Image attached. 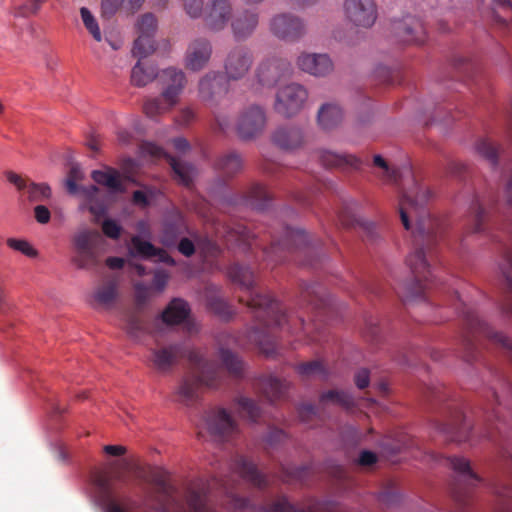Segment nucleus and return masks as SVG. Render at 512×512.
I'll use <instances>...</instances> for the list:
<instances>
[{"label":"nucleus","mask_w":512,"mask_h":512,"mask_svg":"<svg viewBox=\"0 0 512 512\" xmlns=\"http://www.w3.org/2000/svg\"><path fill=\"white\" fill-rule=\"evenodd\" d=\"M432 198L428 187L412 180V186L403 189L399 201V212L406 230L412 229L413 251L406 263L413 280L404 286L407 299H425L427 291L434 285L430 271L431 261L447 228L444 219L432 215L426 205Z\"/></svg>","instance_id":"obj_1"},{"label":"nucleus","mask_w":512,"mask_h":512,"mask_svg":"<svg viewBox=\"0 0 512 512\" xmlns=\"http://www.w3.org/2000/svg\"><path fill=\"white\" fill-rule=\"evenodd\" d=\"M223 367L214 361H207L196 349H188L181 343L154 348L148 358L150 366L160 373H168L182 358H187L193 374L183 377L174 392V401L192 406L199 400L202 386L216 387L225 368L233 377H240L243 362L230 350L219 351Z\"/></svg>","instance_id":"obj_2"},{"label":"nucleus","mask_w":512,"mask_h":512,"mask_svg":"<svg viewBox=\"0 0 512 512\" xmlns=\"http://www.w3.org/2000/svg\"><path fill=\"white\" fill-rule=\"evenodd\" d=\"M228 275L243 292L239 296V302L247 305L258 322L251 331L250 339L257 343L264 354L272 356L277 348L273 330L287 326V331L293 333L291 317L284 312L278 301L255 289L254 273L249 267L233 264L229 267Z\"/></svg>","instance_id":"obj_3"},{"label":"nucleus","mask_w":512,"mask_h":512,"mask_svg":"<svg viewBox=\"0 0 512 512\" xmlns=\"http://www.w3.org/2000/svg\"><path fill=\"white\" fill-rule=\"evenodd\" d=\"M269 233L272 238L271 246L264 249L268 260L275 263L293 260L301 265H315L313 257L317 254L318 247L304 230L285 225L281 227L280 235H276L274 230Z\"/></svg>","instance_id":"obj_4"},{"label":"nucleus","mask_w":512,"mask_h":512,"mask_svg":"<svg viewBox=\"0 0 512 512\" xmlns=\"http://www.w3.org/2000/svg\"><path fill=\"white\" fill-rule=\"evenodd\" d=\"M452 305L461 315L465 333L462 336L463 359L472 362L477 357L476 339L481 335L493 343L506 349L512 360V339L505 334L495 331L486 322L482 321L471 306H468L460 297L457 291L453 292Z\"/></svg>","instance_id":"obj_5"},{"label":"nucleus","mask_w":512,"mask_h":512,"mask_svg":"<svg viewBox=\"0 0 512 512\" xmlns=\"http://www.w3.org/2000/svg\"><path fill=\"white\" fill-rule=\"evenodd\" d=\"M451 469L456 473L455 484L452 488V498L457 512H469L473 503V491L483 479L473 470L470 461L462 456L447 458Z\"/></svg>","instance_id":"obj_6"},{"label":"nucleus","mask_w":512,"mask_h":512,"mask_svg":"<svg viewBox=\"0 0 512 512\" xmlns=\"http://www.w3.org/2000/svg\"><path fill=\"white\" fill-rule=\"evenodd\" d=\"M293 74L291 62L278 54L263 58L257 65L254 78L258 85L266 88L275 87L281 80Z\"/></svg>","instance_id":"obj_7"},{"label":"nucleus","mask_w":512,"mask_h":512,"mask_svg":"<svg viewBox=\"0 0 512 512\" xmlns=\"http://www.w3.org/2000/svg\"><path fill=\"white\" fill-rule=\"evenodd\" d=\"M102 240L97 230L86 229L78 232L73 238L75 256L72 262L79 269H91L99 264L98 246Z\"/></svg>","instance_id":"obj_8"},{"label":"nucleus","mask_w":512,"mask_h":512,"mask_svg":"<svg viewBox=\"0 0 512 512\" xmlns=\"http://www.w3.org/2000/svg\"><path fill=\"white\" fill-rule=\"evenodd\" d=\"M307 99L308 90L302 84L292 82L277 90L273 109L277 114L290 118L304 108Z\"/></svg>","instance_id":"obj_9"},{"label":"nucleus","mask_w":512,"mask_h":512,"mask_svg":"<svg viewBox=\"0 0 512 512\" xmlns=\"http://www.w3.org/2000/svg\"><path fill=\"white\" fill-rule=\"evenodd\" d=\"M496 202L493 197L477 196L470 207V220L467 232L470 234L488 233L498 224Z\"/></svg>","instance_id":"obj_10"},{"label":"nucleus","mask_w":512,"mask_h":512,"mask_svg":"<svg viewBox=\"0 0 512 512\" xmlns=\"http://www.w3.org/2000/svg\"><path fill=\"white\" fill-rule=\"evenodd\" d=\"M229 89L230 80L220 71H209L198 82L199 98L209 107H216Z\"/></svg>","instance_id":"obj_11"},{"label":"nucleus","mask_w":512,"mask_h":512,"mask_svg":"<svg viewBox=\"0 0 512 512\" xmlns=\"http://www.w3.org/2000/svg\"><path fill=\"white\" fill-rule=\"evenodd\" d=\"M343 14L354 27L369 29L377 21L378 5L375 0H344Z\"/></svg>","instance_id":"obj_12"},{"label":"nucleus","mask_w":512,"mask_h":512,"mask_svg":"<svg viewBox=\"0 0 512 512\" xmlns=\"http://www.w3.org/2000/svg\"><path fill=\"white\" fill-rule=\"evenodd\" d=\"M266 113L259 105H249L238 115L235 129L238 137L248 141L258 137L266 126Z\"/></svg>","instance_id":"obj_13"},{"label":"nucleus","mask_w":512,"mask_h":512,"mask_svg":"<svg viewBox=\"0 0 512 512\" xmlns=\"http://www.w3.org/2000/svg\"><path fill=\"white\" fill-rule=\"evenodd\" d=\"M270 32L278 39L296 42L306 34L304 21L290 13L274 15L269 22Z\"/></svg>","instance_id":"obj_14"},{"label":"nucleus","mask_w":512,"mask_h":512,"mask_svg":"<svg viewBox=\"0 0 512 512\" xmlns=\"http://www.w3.org/2000/svg\"><path fill=\"white\" fill-rule=\"evenodd\" d=\"M254 63L253 52L246 46H235L224 59V75L230 81H239L246 77Z\"/></svg>","instance_id":"obj_15"},{"label":"nucleus","mask_w":512,"mask_h":512,"mask_svg":"<svg viewBox=\"0 0 512 512\" xmlns=\"http://www.w3.org/2000/svg\"><path fill=\"white\" fill-rule=\"evenodd\" d=\"M233 12L232 0H208L201 18L207 30L219 33L230 24Z\"/></svg>","instance_id":"obj_16"},{"label":"nucleus","mask_w":512,"mask_h":512,"mask_svg":"<svg viewBox=\"0 0 512 512\" xmlns=\"http://www.w3.org/2000/svg\"><path fill=\"white\" fill-rule=\"evenodd\" d=\"M138 37L134 41L132 54L139 59L152 54L155 49L154 36L157 30V19L152 13L143 14L136 24Z\"/></svg>","instance_id":"obj_17"},{"label":"nucleus","mask_w":512,"mask_h":512,"mask_svg":"<svg viewBox=\"0 0 512 512\" xmlns=\"http://www.w3.org/2000/svg\"><path fill=\"white\" fill-rule=\"evenodd\" d=\"M212 52V44L206 37L200 36L192 39L185 52V67L192 72L201 71L208 65Z\"/></svg>","instance_id":"obj_18"},{"label":"nucleus","mask_w":512,"mask_h":512,"mask_svg":"<svg viewBox=\"0 0 512 512\" xmlns=\"http://www.w3.org/2000/svg\"><path fill=\"white\" fill-rule=\"evenodd\" d=\"M391 30L399 42L404 44H422L426 39V31L423 23L414 16H406L400 20H394Z\"/></svg>","instance_id":"obj_19"},{"label":"nucleus","mask_w":512,"mask_h":512,"mask_svg":"<svg viewBox=\"0 0 512 512\" xmlns=\"http://www.w3.org/2000/svg\"><path fill=\"white\" fill-rule=\"evenodd\" d=\"M263 512H345L344 509L332 501L310 500L305 506L291 504L285 497L262 507Z\"/></svg>","instance_id":"obj_20"},{"label":"nucleus","mask_w":512,"mask_h":512,"mask_svg":"<svg viewBox=\"0 0 512 512\" xmlns=\"http://www.w3.org/2000/svg\"><path fill=\"white\" fill-rule=\"evenodd\" d=\"M208 431L221 439L234 436L238 432L237 423L224 408H214L206 413Z\"/></svg>","instance_id":"obj_21"},{"label":"nucleus","mask_w":512,"mask_h":512,"mask_svg":"<svg viewBox=\"0 0 512 512\" xmlns=\"http://www.w3.org/2000/svg\"><path fill=\"white\" fill-rule=\"evenodd\" d=\"M259 19V12L253 8H244L232 16L230 27L235 40L245 41L250 38L259 25Z\"/></svg>","instance_id":"obj_22"},{"label":"nucleus","mask_w":512,"mask_h":512,"mask_svg":"<svg viewBox=\"0 0 512 512\" xmlns=\"http://www.w3.org/2000/svg\"><path fill=\"white\" fill-rule=\"evenodd\" d=\"M296 64L301 71L315 77H325L334 69L329 55L322 53L303 52L297 57Z\"/></svg>","instance_id":"obj_23"},{"label":"nucleus","mask_w":512,"mask_h":512,"mask_svg":"<svg viewBox=\"0 0 512 512\" xmlns=\"http://www.w3.org/2000/svg\"><path fill=\"white\" fill-rule=\"evenodd\" d=\"M161 80L165 84L162 97L170 106H175L187 83L186 75L181 69L169 67L162 71Z\"/></svg>","instance_id":"obj_24"},{"label":"nucleus","mask_w":512,"mask_h":512,"mask_svg":"<svg viewBox=\"0 0 512 512\" xmlns=\"http://www.w3.org/2000/svg\"><path fill=\"white\" fill-rule=\"evenodd\" d=\"M271 141L282 150L292 151L303 146L305 135L303 129L297 125H282L273 131Z\"/></svg>","instance_id":"obj_25"},{"label":"nucleus","mask_w":512,"mask_h":512,"mask_svg":"<svg viewBox=\"0 0 512 512\" xmlns=\"http://www.w3.org/2000/svg\"><path fill=\"white\" fill-rule=\"evenodd\" d=\"M230 467L242 479L254 487L264 489L268 486V479L266 475L261 473L257 466L245 456L236 455L232 459Z\"/></svg>","instance_id":"obj_26"},{"label":"nucleus","mask_w":512,"mask_h":512,"mask_svg":"<svg viewBox=\"0 0 512 512\" xmlns=\"http://www.w3.org/2000/svg\"><path fill=\"white\" fill-rule=\"evenodd\" d=\"M243 167L244 160L235 150L221 153L214 162V169L224 180L235 177L243 170Z\"/></svg>","instance_id":"obj_27"},{"label":"nucleus","mask_w":512,"mask_h":512,"mask_svg":"<svg viewBox=\"0 0 512 512\" xmlns=\"http://www.w3.org/2000/svg\"><path fill=\"white\" fill-rule=\"evenodd\" d=\"M6 177L18 190L26 189L31 202H43L52 195L51 188L47 184H36L33 182L27 184L26 179L12 171L7 172Z\"/></svg>","instance_id":"obj_28"},{"label":"nucleus","mask_w":512,"mask_h":512,"mask_svg":"<svg viewBox=\"0 0 512 512\" xmlns=\"http://www.w3.org/2000/svg\"><path fill=\"white\" fill-rule=\"evenodd\" d=\"M438 428L451 441L464 442L469 440L470 426L466 421L465 415L460 410L455 412L449 422L440 424Z\"/></svg>","instance_id":"obj_29"},{"label":"nucleus","mask_w":512,"mask_h":512,"mask_svg":"<svg viewBox=\"0 0 512 512\" xmlns=\"http://www.w3.org/2000/svg\"><path fill=\"white\" fill-rule=\"evenodd\" d=\"M344 119V111L336 102L322 104L317 112V123L325 131L336 129Z\"/></svg>","instance_id":"obj_30"},{"label":"nucleus","mask_w":512,"mask_h":512,"mask_svg":"<svg viewBox=\"0 0 512 512\" xmlns=\"http://www.w3.org/2000/svg\"><path fill=\"white\" fill-rule=\"evenodd\" d=\"M257 387L262 392V394L271 403H273L285 397L289 389V382L285 379H279L269 375L261 377L258 380Z\"/></svg>","instance_id":"obj_31"},{"label":"nucleus","mask_w":512,"mask_h":512,"mask_svg":"<svg viewBox=\"0 0 512 512\" xmlns=\"http://www.w3.org/2000/svg\"><path fill=\"white\" fill-rule=\"evenodd\" d=\"M319 159L326 167L360 169L362 160L351 154H338L330 150L320 152Z\"/></svg>","instance_id":"obj_32"},{"label":"nucleus","mask_w":512,"mask_h":512,"mask_svg":"<svg viewBox=\"0 0 512 512\" xmlns=\"http://www.w3.org/2000/svg\"><path fill=\"white\" fill-rule=\"evenodd\" d=\"M133 250L146 259L157 258L158 261L174 265L173 258L163 249L155 247L152 243L142 240L139 236L131 238Z\"/></svg>","instance_id":"obj_33"},{"label":"nucleus","mask_w":512,"mask_h":512,"mask_svg":"<svg viewBox=\"0 0 512 512\" xmlns=\"http://www.w3.org/2000/svg\"><path fill=\"white\" fill-rule=\"evenodd\" d=\"M270 201L271 197L267 189L260 184H253L239 200L233 201V204L245 203L257 210H264Z\"/></svg>","instance_id":"obj_34"},{"label":"nucleus","mask_w":512,"mask_h":512,"mask_svg":"<svg viewBox=\"0 0 512 512\" xmlns=\"http://www.w3.org/2000/svg\"><path fill=\"white\" fill-rule=\"evenodd\" d=\"M300 297L302 301L306 302L315 310L326 309L329 305V300L325 295L324 288L317 283L303 285L301 287Z\"/></svg>","instance_id":"obj_35"},{"label":"nucleus","mask_w":512,"mask_h":512,"mask_svg":"<svg viewBox=\"0 0 512 512\" xmlns=\"http://www.w3.org/2000/svg\"><path fill=\"white\" fill-rule=\"evenodd\" d=\"M224 238L228 245L231 244L251 248L255 234L242 223H235L233 226H228L225 229Z\"/></svg>","instance_id":"obj_36"},{"label":"nucleus","mask_w":512,"mask_h":512,"mask_svg":"<svg viewBox=\"0 0 512 512\" xmlns=\"http://www.w3.org/2000/svg\"><path fill=\"white\" fill-rule=\"evenodd\" d=\"M190 308L186 301L175 298L173 299L165 310L162 312V320L168 325H176L182 323L188 318Z\"/></svg>","instance_id":"obj_37"},{"label":"nucleus","mask_w":512,"mask_h":512,"mask_svg":"<svg viewBox=\"0 0 512 512\" xmlns=\"http://www.w3.org/2000/svg\"><path fill=\"white\" fill-rule=\"evenodd\" d=\"M185 233L189 231L181 217L168 220L163 225L160 241L166 247H173Z\"/></svg>","instance_id":"obj_38"},{"label":"nucleus","mask_w":512,"mask_h":512,"mask_svg":"<svg viewBox=\"0 0 512 512\" xmlns=\"http://www.w3.org/2000/svg\"><path fill=\"white\" fill-rule=\"evenodd\" d=\"M91 178L97 184L105 186L113 192H125V187L121 182L120 174L115 168L106 166L105 170H93Z\"/></svg>","instance_id":"obj_39"},{"label":"nucleus","mask_w":512,"mask_h":512,"mask_svg":"<svg viewBox=\"0 0 512 512\" xmlns=\"http://www.w3.org/2000/svg\"><path fill=\"white\" fill-rule=\"evenodd\" d=\"M329 404L337 405L349 410L355 406V400L347 391L331 389L321 393L319 396V405L321 407Z\"/></svg>","instance_id":"obj_40"},{"label":"nucleus","mask_w":512,"mask_h":512,"mask_svg":"<svg viewBox=\"0 0 512 512\" xmlns=\"http://www.w3.org/2000/svg\"><path fill=\"white\" fill-rule=\"evenodd\" d=\"M296 371L302 379L318 378L326 381L329 378V371L321 360L303 362L296 366Z\"/></svg>","instance_id":"obj_41"},{"label":"nucleus","mask_w":512,"mask_h":512,"mask_svg":"<svg viewBox=\"0 0 512 512\" xmlns=\"http://www.w3.org/2000/svg\"><path fill=\"white\" fill-rule=\"evenodd\" d=\"M168 162L174 173L175 180L184 186H190L196 174V168L192 164L183 162L172 156H168Z\"/></svg>","instance_id":"obj_42"},{"label":"nucleus","mask_w":512,"mask_h":512,"mask_svg":"<svg viewBox=\"0 0 512 512\" xmlns=\"http://www.w3.org/2000/svg\"><path fill=\"white\" fill-rule=\"evenodd\" d=\"M493 6L488 11V17L491 21L500 27L509 26L507 17L512 14V0H492Z\"/></svg>","instance_id":"obj_43"},{"label":"nucleus","mask_w":512,"mask_h":512,"mask_svg":"<svg viewBox=\"0 0 512 512\" xmlns=\"http://www.w3.org/2000/svg\"><path fill=\"white\" fill-rule=\"evenodd\" d=\"M157 77V68L153 65H144L138 61L131 72V82L138 87H144Z\"/></svg>","instance_id":"obj_44"},{"label":"nucleus","mask_w":512,"mask_h":512,"mask_svg":"<svg viewBox=\"0 0 512 512\" xmlns=\"http://www.w3.org/2000/svg\"><path fill=\"white\" fill-rule=\"evenodd\" d=\"M150 482L156 486L157 492L167 501L172 499L174 488L168 482L167 471L159 468L154 469L150 473Z\"/></svg>","instance_id":"obj_45"},{"label":"nucleus","mask_w":512,"mask_h":512,"mask_svg":"<svg viewBox=\"0 0 512 512\" xmlns=\"http://www.w3.org/2000/svg\"><path fill=\"white\" fill-rule=\"evenodd\" d=\"M309 474L310 468L308 466L281 465V479L286 483H304Z\"/></svg>","instance_id":"obj_46"},{"label":"nucleus","mask_w":512,"mask_h":512,"mask_svg":"<svg viewBox=\"0 0 512 512\" xmlns=\"http://www.w3.org/2000/svg\"><path fill=\"white\" fill-rule=\"evenodd\" d=\"M476 152L492 166L498 163V147L488 138H480L475 143Z\"/></svg>","instance_id":"obj_47"},{"label":"nucleus","mask_w":512,"mask_h":512,"mask_svg":"<svg viewBox=\"0 0 512 512\" xmlns=\"http://www.w3.org/2000/svg\"><path fill=\"white\" fill-rule=\"evenodd\" d=\"M238 412L242 417L249 419L252 422H256L260 417V407L258 404L247 397H239L236 400Z\"/></svg>","instance_id":"obj_48"},{"label":"nucleus","mask_w":512,"mask_h":512,"mask_svg":"<svg viewBox=\"0 0 512 512\" xmlns=\"http://www.w3.org/2000/svg\"><path fill=\"white\" fill-rule=\"evenodd\" d=\"M172 107L173 106L168 105V103H166L162 97L146 100L143 106V110L148 117L154 118L162 113L169 111Z\"/></svg>","instance_id":"obj_49"},{"label":"nucleus","mask_w":512,"mask_h":512,"mask_svg":"<svg viewBox=\"0 0 512 512\" xmlns=\"http://www.w3.org/2000/svg\"><path fill=\"white\" fill-rule=\"evenodd\" d=\"M186 500L190 512H210L206 504V496L204 493L191 490L189 491Z\"/></svg>","instance_id":"obj_50"},{"label":"nucleus","mask_w":512,"mask_h":512,"mask_svg":"<svg viewBox=\"0 0 512 512\" xmlns=\"http://www.w3.org/2000/svg\"><path fill=\"white\" fill-rule=\"evenodd\" d=\"M80 15L85 28L89 31V33L96 41L100 42L102 40V36L95 17L86 7H82L80 9Z\"/></svg>","instance_id":"obj_51"},{"label":"nucleus","mask_w":512,"mask_h":512,"mask_svg":"<svg viewBox=\"0 0 512 512\" xmlns=\"http://www.w3.org/2000/svg\"><path fill=\"white\" fill-rule=\"evenodd\" d=\"M208 308L216 315L224 319L232 316L231 307L220 297L211 296L207 299Z\"/></svg>","instance_id":"obj_52"},{"label":"nucleus","mask_w":512,"mask_h":512,"mask_svg":"<svg viewBox=\"0 0 512 512\" xmlns=\"http://www.w3.org/2000/svg\"><path fill=\"white\" fill-rule=\"evenodd\" d=\"M116 297V285L112 282L100 286L95 294V301L99 304H110Z\"/></svg>","instance_id":"obj_53"},{"label":"nucleus","mask_w":512,"mask_h":512,"mask_svg":"<svg viewBox=\"0 0 512 512\" xmlns=\"http://www.w3.org/2000/svg\"><path fill=\"white\" fill-rule=\"evenodd\" d=\"M100 486L103 489L108 490V483L106 480H101ZM110 494L109 491H107ZM135 502L130 497H125L123 499V504L119 503L116 499H114L111 495H108V500L106 504L107 512H125V507L134 505Z\"/></svg>","instance_id":"obj_54"},{"label":"nucleus","mask_w":512,"mask_h":512,"mask_svg":"<svg viewBox=\"0 0 512 512\" xmlns=\"http://www.w3.org/2000/svg\"><path fill=\"white\" fill-rule=\"evenodd\" d=\"M126 329L130 336L136 338L146 330V324L138 313L132 312L127 316Z\"/></svg>","instance_id":"obj_55"},{"label":"nucleus","mask_w":512,"mask_h":512,"mask_svg":"<svg viewBox=\"0 0 512 512\" xmlns=\"http://www.w3.org/2000/svg\"><path fill=\"white\" fill-rule=\"evenodd\" d=\"M184 12L191 19H199L203 15L204 0H180Z\"/></svg>","instance_id":"obj_56"},{"label":"nucleus","mask_w":512,"mask_h":512,"mask_svg":"<svg viewBox=\"0 0 512 512\" xmlns=\"http://www.w3.org/2000/svg\"><path fill=\"white\" fill-rule=\"evenodd\" d=\"M339 220L345 227H355L356 225L362 226L365 229H370L372 224L366 223L357 218L348 208H345L339 213Z\"/></svg>","instance_id":"obj_57"},{"label":"nucleus","mask_w":512,"mask_h":512,"mask_svg":"<svg viewBox=\"0 0 512 512\" xmlns=\"http://www.w3.org/2000/svg\"><path fill=\"white\" fill-rule=\"evenodd\" d=\"M195 241L198 249L205 257H214L218 254L219 248L213 240L207 237H198Z\"/></svg>","instance_id":"obj_58"},{"label":"nucleus","mask_w":512,"mask_h":512,"mask_svg":"<svg viewBox=\"0 0 512 512\" xmlns=\"http://www.w3.org/2000/svg\"><path fill=\"white\" fill-rule=\"evenodd\" d=\"M7 245L28 257H35L37 255V251L26 240L9 238L7 239Z\"/></svg>","instance_id":"obj_59"},{"label":"nucleus","mask_w":512,"mask_h":512,"mask_svg":"<svg viewBox=\"0 0 512 512\" xmlns=\"http://www.w3.org/2000/svg\"><path fill=\"white\" fill-rule=\"evenodd\" d=\"M83 178V172L81 168L77 165H73L70 168L68 178L66 181L67 190L71 194H75L79 191V186L77 185V181Z\"/></svg>","instance_id":"obj_60"},{"label":"nucleus","mask_w":512,"mask_h":512,"mask_svg":"<svg viewBox=\"0 0 512 512\" xmlns=\"http://www.w3.org/2000/svg\"><path fill=\"white\" fill-rule=\"evenodd\" d=\"M374 165L382 168L385 173V177L390 182L397 183L400 177L399 171L396 169H391L387 162L380 155H375L373 159Z\"/></svg>","instance_id":"obj_61"},{"label":"nucleus","mask_w":512,"mask_h":512,"mask_svg":"<svg viewBox=\"0 0 512 512\" xmlns=\"http://www.w3.org/2000/svg\"><path fill=\"white\" fill-rule=\"evenodd\" d=\"M103 233L113 239L117 240L120 238L122 227L113 219H106L102 223Z\"/></svg>","instance_id":"obj_62"},{"label":"nucleus","mask_w":512,"mask_h":512,"mask_svg":"<svg viewBox=\"0 0 512 512\" xmlns=\"http://www.w3.org/2000/svg\"><path fill=\"white\" fill-rule=\"evenodd\" d=\"M494 493L507 500V504L501 512H512V486L503 485L501 487H495Z\"/></svg>","instance_id":"obj_63"},{"label":"nucleus","mask_w":512,"mask_h":512,"mask_svg":"<svg viewBox=\"0 0 512 512\" xmlns=\"http://www.w3.org/2000/svg\"><path fill=\"white\" fill-rule=\"evenodd\" d=\"M149 298V289L148 287L143 283H136L135 284V302L137 305V308H142L147 300Z\"/></svg>","instance_id":"obj_64"}]
</instances>
